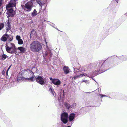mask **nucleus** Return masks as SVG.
Masks as SVG:
<instances>
[{
  "instance_id": "obj_1",
  "label": "nucleus",
  "mask_w": 127,
  "mask_h": 127,
  "mask_svg": "<svg viewBox=\"0 0 127 127\" xmlns=\"http://www.w3.org/2000/svg\"><path fill=\"white\" fill-rule=\"evenodd\" d=\"M107 60H101L100 61L98 66L97 68L96 71L95 72H91L88 73V77L91 78L93 79V77L96 76L98 74L105 72L109 68L107 69L108 67V65L107 64Z\"/></svg>"
},
{
  "instance_id": "obj_2",
  "label": "nucleus",
  "mask_w": 127,
  "mask_h": 127,
  "mask_svg": "<svg viewBox=\"0 0 127 127\" xmlns=\"http://www.w3.org/2000/svg\"><path fill=\"white\" fill-rule=\"evenodd\" d=\"M5 47L6 51L9 53L13 54L16 52L17 49L16 47L14 44L12 43H10L8 45H6ZM17 49L23 53H24L26 51V48L22 47H19Z\"/></svg>"
},
{
  "instance_id": "obj_3",
  "label": "nucleus",
  "mask_w": 127,
  "mask_h": 127,
  "mask_svg": "<svg viewBox=\"0 0 127 127\" xmlns=\"http://www.w3.org/2000/svg\"><path fill=\"white\" fill-rule=\"evenodd\" d=\"M127 59V55H122L119 56V57L117 56H114L111 57H109L106 60L107 61V64L108 65L109 67L110 63H111L114 61L115 62L118 63L121 62L120 61H124Z\"/></svg>"
},
{
  "instance_id": "obj_4",
  "label": "nucleus",
  "mask_w": 127,
  "mask_h": 127,
  "mask_svg": "<svg viewBox=\"0 0 127 127\" xmlns=\"http://www.w3.org/2000/svg\"><path fill=\"white\" fill-rule=\"evenodd\" d=\"M42 48L41 44L36 41H33L30 45V48L33 52H39L41 50Z\"/></svg>"
},
{
  "instance_id": "obj_5",
  "label": "nucleus",
  "mask_w": 127,
  "mask_h": 127,
  "mask_svg": "<svg viewBox=\"0 0 127 127\" xmlns=\"http://www.w3.org/2000/svg\"><path fill=\"white\" fill-rule=\"evenodd\" d=\"M33 5V2L31 1L27 2L25 5H21V7L25 11L30 12L32 9Z\"/></svg>"
},
{
  "instance_id": "obj_6",
  "label": "nucleus",
  "mask_w": 127,
  "mask_h": 127,
  "mask_svg": "<svg viewBox=\"0 0 127 127\" xmlns=\"http://www.w3.org/2000/svg\"><path fill=\"white\" fill-rule=\"evenodd\" d=\"M68 115L66 112H64L61 114V120L63 123L66 124L68 122Z\"/></svg>"
},
{
  "instance_id": "obj_7",
  "label": "nucleus",
  "mask_w": 127,
  "mask_h": 127,
  "mask_svg": "<svg viewBox=\"0 0 127 127\" xmlns=\"http://www.w3.org/2000/svg\"><path fill=\"white\" fill-rule=\"evenodd\" d=\"M35 81L41 85L45 84L46 81L45 78L43 76H38L35 77Z\"/></svg>"
},
{
  "instance_id": "obj_8",
  "label": "nucleus",
  "mask_w": 127,
  "mask_h": 127,
  "mask_svg": "<svg viewBox=\"0 0 127 127\" xmlns=\"http://www.w3.org/2000/svg\"><path fill=\"white\" fill-rule=\"evenodd\" d=\"M6 9L7 10V11L6 13L7 16V18L9 19L10 17H13L15 14V12L13 8L8 9Z\"/></svg>"
},
{
  "instance_id": "obj_9",
  "label": "nucleus",
  "mask_w": 127,
  "mask_h": 127,
  "mask_svg": "<svg viewBox=\"0 0 127 127\" xmlns=\"http://www.w3.org/2000/svg\"><path fill=\"white\" fill-rule=\"evenodd\" d=\"M43 56L44 59L48 58L49 60L51 59L52 55V53L50 50H46L45 53H43Z\"/></svg>"
},
{
  "instance_id": "obj_10",
  "label": "nucleus",
  "mask_w": 127,
  "mask_h": 127,
  "mask_svg": "<svg viewBox=\"0 0 127 127\" xmlns=\"http://www.w3.org/2000/svg\"><path fill=\"white\" fill-rule=\"evenodd\" d=\"M28 71H29V72L31 74L32 77L29 78H26L24 79L26 80H28L29 82L35 81V78L36 77V76H34V73L29 70H28Z\"/></svg>"
},
{
  "instance_id": "obj_11",
  "label": "nucleus",
  "mask_w": 127,
  "mask_h": 127,
  "mask_svg": "<svg viewBox=\"0 0 127 127\" xmlns=\"http://www.w3.org/2000/svg\"><path fill=\"white\" fill-rule=\"evenodd\" d=\"M16 5V0H11L9 3L6 6V9L15 7Z\"/></svg>"
},
{
  "instance_id": "obj_12",
  "label": "nucleus",
  "mask_w": 127,
  "mask_h": 127,
  "mask_svg": "<svg viewBox=\"0 0 127 127\" xmlns=\"http://www.w3.org/2000/svg\"><path fill=\"white\" fill-rule=\"evenodd\" d=\"M60 98L59 99V97L58 98L57 101V103L56 104V105H59L60 107H62L63 106V100L61 99V96H60Z\"/></svg>"
},
{
  "instance_id": "obj_13",
  "label": "nucleus",
  "mask_w": 127,
  "mask_h": 127,
  "mask_svg": "<svg viewBox=\"0 0 127 127\" xmlns=\"http://www.w3.org/2000/svg\"><path fill=\"white\" fill-rule=\"evenodd\" d=\"M52 83L55 85L58 86L60 84L61 82L58 79L54 78L52 81Z\"/></svg>"
},
{
  "instance_id": "obj_14",
  "label": "nucleus",
  "mask_w": 127,
  "mask_h": 127,
  "mask_svg": "<svg viewBox=\"0 0 127 127\" xmlns=\"http://www.w3.org/2000/svg\"><path fill=\"white\" fill-rule=\"evenodd\" d=\"M76 114L74 113H71L68 116L69 120L71 122L73 121L75 118Z\"/></svg>"
},
{
  "instance_id": "obj_15",
  "label": "nucleus",
  "mask_w": 127,
  "mask_h": 127,
  "mask_svg": "<svg viewBox=\"0 0 127 127\" xmlns=\"http://www.w3.org/2000/svg\"><path fill=\"white\" fill-rule=\"evenodd\" d=\"M9 35L7 34H5L3 35L1 38V40L4 42L6 41L9 37Z\"/></svg>"
},
{
  "instance_id": "obj_16",
  "label": "nucleus",
  "mask_w": 127,
  "mask_h": 127,
  "mask_svg": "<svg viewBox=\"0 0 127 127\" xmlns=\"http://www.w3.org/2000/svg\"><path fill=\"white\" fill-rule=\"evenodd\" d=\"M6 28L7 31L10 30L11 28V26L10 25V22L9 21V19L7 22L6 26Z\"/></svg>"
},
{
  "instance_id": "obj_17",
  "label": "nucleus",
  "mask_w": 127,
  "mask_h": 127,
  "mask_svg": "<svg viewBox=\"0 0 127 127\" xmlns=\"http://www.w3.org/2000/svg\"><path fill=\"white\" fill-rule=\"evenodd\" d=\"M63 69L64 73L66 74L68 73L69 72V68L68 67L64 66L63 67Z\"/></svg>"
},
{
  "instance_id": "obj_18",
  "label": "nucleus",
  "mask_w": 127,
  "mask_h": 127,
  "mask_svg": "<svg viewBox=\"0 0 127 127\" xmlns=\"http://www.w3.org/2000/svg\"><path fill=\"white\" fill-rule=\"evenodd\" d=\"M0 57H1V60H5L8 57L7 55L4 54H3Z\"/></svg>"
},
{
  "instance_id": "obj_19",
  "label": "nucleus",
  "mask_w": 127,
  "mask_h": 127,
  "mask_svg": "<svg viewBox=\"0 0 127 127\" xmlns=\"http://www.w3.org/2000/svg\"><path fill=\"white\" fill-rule=\"evenodd\" d=\"M64 105L66 108L68 110H69L71 108V106L67 103H64Z\"/></svg>"
},
{
  "instance_id": "obj_20",
  "label": "nucleus",
  "mask_w": 127,
  "mask_h": 127,
  "mask_svg": "<svg viewBox=\"0 0 127 127\" xmlns=\"http://www.w3.org/2000/svg\"><path fill=\"white\" fill-rule=\"evenodd\" d=\"M37 14V12L36 10L34 9L33 12L31 13V16L33 17L35 16Z\"/></svg>"
},
{
  "instance_id": "obj_21",
  "label": "nucleus",
  "mask_w": 127,
  "mask_h": 127,
  "mask_svg": "<svg viewBox=\"0 0 127 127\" xmlns=\"http://www.w3.org/2000/svg\"><path fill=\"white\" fill-rule=\"evenodd\" d=\"M77 74H78V75L74 76L73 77V78L74 80H76L77 79V78L81 77V73H79L78 74L77 73Z\"/></svg>"
},
{
  "instance_id": "obj_22",
  "label": "nucleus",
  "mask_w": 127,
  "mask_h": 127,
  "mask_svg": "<svg viewBox=\"0 0 127 127\" xmlns=\"http://www.w3.org/2000/svg\"><path fill=\"white\" fill-rule=\"evenodd\" d=\"M49 91L51 92V93L52 94H53L54 95V90L52 88L50 87L49 88Z\"/></svg>"
},
{
  "instance_id": "obj_23",
  "label": "nucleus",
  "mask_w": 127,
  "mask_h": 127,
  "mask_svg": "<svg viewBox=\"0 0 127 127\" xmlns=\"http://www.w3.org/2000/svg\"><path fill=\"white\" fill-rule=\"evenodd\" d=\"M49 91L51 92V93L52 94H53L54 95V90L52 88L50 87L49 88Z\"/></svg>"
},
{
  "instance_id": "obj_24",
  "label": "nucleus",
  "mask_w": 127,
  "mask_h": 127,
  "mask_svg": "<svg viewBox=\"0 0 127 127\" xmlns=\"http://www.w3.org/2000/svg\"><path fill=\"white\" fill-rule=\"evenodd\" d=\"M73 68L74 69V73H76V74L77 75V73L78 74L79 73H80V71H77V70H78V69L76 68H74V67H73Z\"/></svg>"
},
{
  "instance_id": "obj_25",
  "label": "nucleus",
  "mask_w": 127,
  "mask_h": 127,
  "mask_svg": "<svg viewBox=\"0 0 127 127\" xmlns=\"http://www.w3.org/2000/svg\"><path fill=\"white\" fill-rule=\"evenodd\" d=\"M4 24L3 23H0V30H1L3 28Z\"/></svg>"
},
{
  "instance_id": "obj_26",
  "label": "nucleus",
  "mask_w": 127,
  "mask_h": 127,
  "mask_svg": "<svg viewBox=\"0 0 127 127\" xmlns=\"http://www.w3.org/2000/svg\"><path fill=\"white\" fill-rule=\"evenodd\" d=\"M18 43L19 44H22L23 43V41L21 39L18 40Z\"/></svg>"
},
{
  "instance_id": "obj_27",
  "label": "nucleus",
  "mask_w": 127,
  "mask_h": 127,
  "mask_svg": "<svg viewBox=\"0 0 127 127\" xmlns=\"http://www.w3.org/2000/svg\"><path fill=\"white\" fill-rule=\"evenodd\" d=\"M76 103H74L73 105L71 106V108H74L76 107Z\"/></svg>"
},
{
  "instance_id": "obj_28",
  "label": "nucleus",
  "mask_w": 127,
  "mask_h": 127,
  "mask_svg": "<svg viewBox=\"0 0 127 127\" xmlns=\"http://www.w3.org/2000/svg\"><path fill=\"white\" fill-rule=\"evenodd\" d=\"M99 96H101V98H102L103 97H109V96H107L106 95H103V94H100L99 95Z\"/></svg>"
},
{
  "instance_id": "obj_29",
  "label": "nucleus",
  "mask_w": 127,
  "mask_h": 127,
  "mask_svg": "<svg viewBox=\"0 0 127 127\" xmlns=\"http://www.w3.org/2000/svg\"><path fill=\"white\" fill-rule=\"evenodd\" d=\"M81 77H82L83 76H87L88 77V74H87L86 73H84L82 74H81Z\"/></svg>"
},
{
  "instance_id": "obj_30",
  "label": "nucleus",
  "mask_w": 127,
  "mask_h": 127,
  "mask_svg": "<svg viewBox=\"0 0 127 127\" xmlns=\"http://www.w3.org/2000/svg\"><path fill=\"white\" fill-rule=\"evenodd\" d=\"M35 33V31L34 30H32L31 33V35H33V34H34Z\"/></svg>"
},
{
  "instance_id": "obj_31",
  "label": "nucleus",
  "mask_w": 127,
  "mask_h": 127,
  "mask_svg": "<svg viewBox=\"0 0 127 127\" xmlns=\"http://www.w3.org/2000/svg\"><path fill=\"white\" fill-rule=\"evenodd\" d=\"M16 39L18 41L21 39L20 36L19 35L17 36H16Z\"/></svg>"
},
{
  "instance_id": "obj_32",
  "label": "nucleus",
  "mask_w": 127,
  "mask_h": 127,
  "mask_svg": "<svg viewBox=\"0 0 127 127\" xmlns=\"http://www.w3.org/2000/svg\"><path fill=\"white\" fill-rule=\"evenodd\" d=\"M6 70L4 68L2 72V74L3 75H4L5 74V71Z\"/></svg>"
},
{
  "instance_id": "obj_33",
  "label": "nucleus",
  "mask_w": 127,
  "mask_h": 127,
  "mask_svg": "<svg viewBox=\"0 0 127 127\" xmlns=\"http://www.w3.org/2000/svg\"><path fill=\"white\" fill-rule=\"evenodd\" d=\"M3 1L2 0H0V7L2 4Z\"/></svg>"
},
{
  "instance_id": "obj_34",
  "label": "nucleus",
  "mask_w": 127,
  "mask_h": 127,
  "mask_svg": "<svg viewBox=\"0 0 127 127\" xmlns=\"http://www.w3.org/2000/svg\"><path fill=\"white\" fill-rule=\"evenodd\" d=\"M85 82L87 83L88 82V81L87 80H84L82 81V82Z\"/></svg>"
},
{
  "instance_id": "obj_35",
  "label": "nucleus",
  "mask_w": 127,
  "mask_h": 127,
  "mask_svg": "<svg viewBox=\"0 0 127 127\" xmlns=\"http://www.w3.org/2000/svg\"><path fill=\"white\" fill-rule=\"evenodd\" d=\"M118 0H113L112 1V2H113L116 1L117 3H118Z\"/></svg>"
},
{
  "instance_id": "obj_36",
  "label": "nucleus",
  "mask_w": 127,
  "mask_h": 127,
  "mask_svg": "<svg viewBox=\"0 0 127 127\" xmlns=\"http://www.w3.org/2000/svg\"><path fill=\"white\" fill-rule=\"evenodd\" d=\"M63 96L64 98V96H65V94H64V90H63Z\"/></svg>"
},
{
  "instance_id": "obj_37",
  "label": "nucleus",
  "mask_w": 127,
  "mask_h": 127,
  "mask_svg": "<svg viewBox=\"0 0 127 127\" xmlns=\"http://www.w3.org/2000/svg\"><path fill=\"white\" fill-rule=\"evenodd\" d=\"M12 66V65H11L9 67L8 69H7V70L8 71L9 70V69H10L11 67Z\"/></svg>"
},
{
  "instance_id": "obj_38",
  "label": "nucleus",
  "mask_w": 127,
  "mask_h": 127,
  "mask_svg": "<svg viewBox=\"0 0 127 127\" xmlns=\"http://www.w3.org/2000/svg\"><path fill=\"white\" fill-rule=\"evenodd\" d=\"M50 80L52 82V81H53V79L52 77H50Z\"/></svg>"
},
{
  "instance_id": "obj_39",
  "label": "nucleus",
  "mask_w": 127,
  "mask_h": 127,
  "mask_svg": "<svg viewBox=\"0 0 127 127\" xmlns=\"http://www.w3.org/2000/svg\"><path fill=\"white\" fill-rule=\"evenodd\" d=\"M13 38H10L9 40V41H11L12 40Z\"/></svg>"
},
{
  "instance_id": "obj_40",
  "label": "nucleus",
  "mask_w": 127,
  "mask_h": 127,
  "mask_svg": "<svg viewBox=\"0 0 127 127\" xmlns=\"http://www.w3.org/2000/svg\"><path fill=\"white\" fill-rule=\"evenodd\" d=\"M8 71L7 70V71H6V75H8Z\"/></svg>"
},
{
  "instance_id": "obj_41",
  "label": "nucleus",
  "mask_w": 127,
  "mask_h": 127,
  "mask_svg": "<svg viewBox=\"0 0 127 127\" xmlns=\"http://www.w3.org/2000/svg\"><path fill=\"white\" fill-rule=\"evenodd\" d=\"M124 15L125 16H127V12L125 13Z\"/></svg>"
},
{
  "instance_id": "obj_42",
  "label": "nucleus",
  "mask_w": 127,
  "mask_h": 127,
  "mask_svg": "<svg viewBox=\"0 0 127 127\" xmlns=\"http://www.w3.org/2000/svg\"><path fill=\"white\" fill-rule=\"evenodd\" d=\"M23 77H21V78H20V79H21V80H22V79H23Z\"/></svg>"
},
{
  "instance_id": "obj_43",
  "label": "nucleus",
  "mask_w": 127,
  "mask_h": 127,
  "mask_svg": "<svg viewBox=\"0 0 127 127\" xmlns=\"http://www.w3.org/2000/svg\"><path fill=\"white\" fill-rule=\"evenodd\" d=\"M35 67H33L32 68V70L34 69H35Z\"/></svg>"
},
{
  "instance_id": "obj_44",
  "label": "nucleus",
  "mask_w": 127,
  "mask_h": 127,
  "mask_svg": "<svg viewBox=\"0 0 127 127\" xmlns=\"http://www.w3.org/2000/svg\"><path fill=\"white\" fill-rule=\"evenodd\" d=\"M67 127H71L70 126H68Z\"/></svg>"
},
{
  "instance_id": "obj_45",
  "label": "nucleus",
  "mask_w": 127,
  "mask_h": 127,
  "mask_svg": "<svg viewBox=\"0 0 127 127\" xmlns=\"http://www.w3.org/2000/svg\"><path fill=\"white\" fill-rule=\"evenodd\" d=\"M0 112H2V111H1V110L0 109Z\"/></svg>"
},
{
  "instance_id": "obj_46",
  "label": "nucleus",
  "mask_w": 127,
  "mask_h": 127,
  "mask_svg": "<svg viewBox=\"0 0 127 127\" xmlns=\"http://www.w3.org/2000/svg\"><path fill=\"white\" fill-rule=\"evenodd\" d=\"M62 127H64V126H63V125H62Z\"/></svg>"
},
{
  "instance_id": "obj_47",
  "label": "nucleus",
  "mask_w": 127,
  "mask_h": 127,
  "mask_svg": "<svg viewBox=\"0 0 127 127\" xmlns=\"http://www.w3.org/2000/svg\"><path fill=\"white\" fill-rule=\"evenodd\" d=\"M46 45H47V42H46ZM47 45H46V46H47Z\"/></svg>"
},
{
  "instance_id": "obj_48",
  "label": "nucleus",
  "mask_w": 127,
  "mask_h": 127,
  "mask_svg": "<svg viewBox=\"0 0 127 127\" xmlns=\"http://www.w3.org/2000/svg\"><path fill=\"white\" fill-rule=\"evenodd\" d=\"M93 80H94V81H95L96 82V81H95L94 80V79H93Z\"/></svg>"
},
{
  "instance_id": "obj_49",
  "label": "nucleus",
  "mask_w": 127,
  "mask_h": 127,
  "mask_svg": "<svg viewBox=\"0 0 127 127\" xmlns=\"http://www.w3.org/2000/svg\"><path fill=\"white\" fill-rule=\"evenodd\" d=\"M65 84H64V86H65Z\"/></svg>"
},
{
  "instance_id": "obj_50",
  "label": "nucleus",
  "mask_w": 127,
  "mask_h": 127,
  "mask_svg": "<svg viewBox=\"0 0 127 127\" xmlns=\"http://www.w3.org/2000/svg\"><path fill=\"white\" fill-rule=\"evenodd\" d=\"M52 26L53 27L55 28V27L53 26Z\"/></svg>"
},
{
  "instance_id": "obj_51",
  "label": "nucleus",
  "mask_w": 127,
  "mask_h": 127,
  "mask_svg": "<svg viewBox=\"0 0 127 127\" xmlns=\"http://www.w3.org/2000/svg\"><path fill=\"white\" fill-rule=\"evenodd\" d=\"M56 29L58 30V29Z\"/></svg>"
}]
</instances>
